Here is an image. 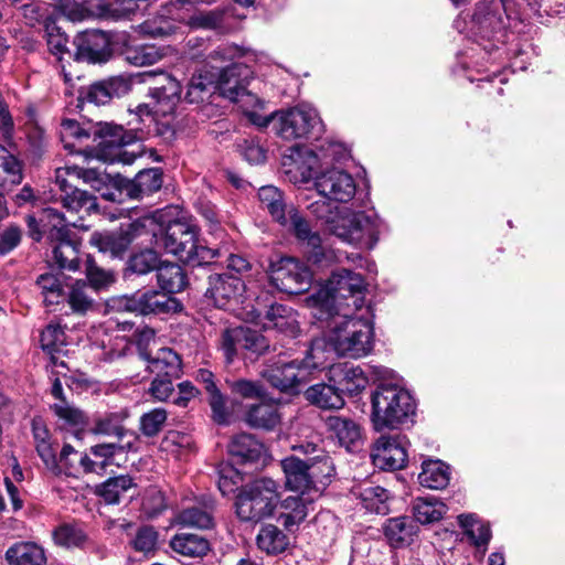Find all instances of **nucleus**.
Returning <instances> with one entry per match:
<instances>
[{
    "label": "nucleus",
    "instance_id": "f257e3e1",
    "mask_svg": "<svg viewBox=\"0 0 565 565\" xmlns=\"http://www.w3.org/2000/svg\"><path fill=\"white\" fill-rule=\"evenodd\" d=\"M241 55L239 50L233 45L217 47L209 55V62L212 71L201 70L193 74L189 82L185 100L190 104H199L207 99L215 90L232 102H242L245 99L255 103L259 100L246 89L248 78L252 74L248 66L241 63H231L223 66V63L232 62Z\"/></svg>",
    "mask_w": 565,
    "mask_h": 565
},
{
    "label": "nucleus",
    "instance_id": "f03ea898",
    "mask_svg": "<svg viewBox=\"0 0 565 565\" xmlns=\"http://www.w3.org/2000/svg\"><path fill=\"white\" fill-rule=\"evenodd\" d=\"M322 329L320 356L323 361V343L339 356L360 359L366 356L374 347V329L370 319L354 315V311H334L330 317L316 319Z\"/></svg>",
    "mask_w": 565,
    "mask_h": 565
},
{
    "label": "nucleus",
    "instance_id": "7ed1b4c3",
    "mask_svg": "<svg viewBox=\"0 0 565 565\" xmlns=\"http://www.w3.org/2000/svg\"><path fill=\"white\" fill-rule=\"evenodd\" d=\"M328 198L321 196L308 205V210L326 224V231L341 241L360 247L373 248L379 239L380 220L374 213L333 212Z\"/></svg>",
    "mask_w": 565,
    "mask_h": 565
},
{
    "label": "nucleus",
    "instance_id": "20e7f679",
    "mask_svg": "<svg viewBox=\"0 0 565 565\" xmlns=\"http://www.w3.org/2000/svg\"><path fill=\"white\" fill-rule=\"evenodd\" d=\"M366 286L361 274L348 269L334 271L327 284L308 298L315 319L334 311H356L364 306Z\"/></svg>",
    "mask_w": 565,
    "mask_h": 565
},
{
    "label": "nucleus",
    "instance_id": "39448f33",
    "mask_svg": "<svg viewBox=\"0 0 565 565\" xmlns=\"http://www.w3.org/2000/svg\"><path fill=\"white\" fill-rule=\"evenodd\" d=\"M154 237L158 247L164 248L167 253L192 267L209 265L218 256L217 249L201 243L199 227L191 220H173L161 231L160 236Z\"/></svg>",
    "mask_w": 565,
    "mask_h": 565
},
{
    "label": "nucleus",
    "instance_id": "423d86ee",
    "mask_svg": "<svg viewBox=\"0 0 565 565\" xmlns=\"http://www.w3.org/2000/svg\"><path fill=\"white\" fill-rule=\"evenodd\" d=\"M416 404L397 384L381 383L372 394L371 419L375 430L398 429L413 422Z\"/></svg>",
    "mask_w": 565,
    "mask_h": 565
},
{
    "label": "nucleus",
    "instance_id": "0eeeda50",
    "mask_svg": "<svg viewBox=\"0 0 565 565\" xmlns=\"http://www.w3.org/2000/svg\"><path fill=\"white\" fill-rule=\"evenodd\" d=\"M279 501V484L263 477L242 486L235 498V512L243 522H259L274 514Z\"/></svg>",
    "mask_w": 565,
    "mask_h": 565
},
{
    "label": "nucleus",
    "instance_id": "6e6552de",
    "mask_svg": "<svg viewBox=\"0 0 565 565\" xmlns=\"http://www.w3.org/2000/svg\"><path fill=\"white\" fill-rule=\"evenodd\" d=\"M320 348V341L313 340L303 360H278L267 364L262 371V375L273 387L281 392H291L309 381L313 371L324 367Z\"/></svg>",
    "mask_w": 565,
    "mask_h": 565
},
{
    "label": "nucleus",
    "instance_id": "1a4fd4ad",
    "mask_svg": "<svg viewBox=\"0 0 565 565\" xmlns=\"http://www.w3.org/2000/svg\"><path fill=\"white\" fill-rule=\"evenodd\" d=\"M274 132L284 140L318 137L322 122L317 110L307 105L276 111Z\"/></svg>",
    "mask_w": 565,
    "mask_h": 565
},
{
    "label": "nucleus",
    "instance_id": "9d476101",
    "mask_svg": "<svg viewBox=\"0 0 565 565\" xmlns=\"http://www.w3.org/2000/svg\"><path fill=\"white\" fill-rule=\"evenodd\" d=\"M157 214L146 215L127 225H121L116 232L97 234L93 237V242L100 252L109 253L114 257H121L138 236L148 232L157 236Z\"/></svg>",
    "mask_w": 565,
    "mask_h": 565
},
{
    "label": "nucleus",
    "instance_id": "9b49d317",
    "mask_svg": "<svg viewBox=\"0 0 565 565\" xmlns=\"http://www.w3.org/2000/svg\"><path fill=\"white\" fill-rule=\"evenodd\" d=\"M269 279L278 290L298 295L307 291L312 281L309 268L292 257H281L269 267Z\"/></svg>",
    "mask_w": 565,
    "mask_h": 565
},
{
    "label": "nucleus",
    "instance_id": "f8f14e48",
    "mask_svg": "<svg viewBox=\"0 0 565 565\" xmlns=\"http://www.w3.org/2000/svg\"><path fill=\"white\" fill-rule=\"evenodd\" d=\"M142 82H152L149 96L156 106L157 114L161 117H172L181 102V85L177 78L166 72H145Z\"/></svg>",
    "mask_w": 565,
    "mask_h": 565
},
{
    "label": "nucleus",
    "instance_id": "ddd939ff",
    "mask_svg": "<svg viewBox=\"0 0 565 565\" xmlns=\"http://www.w3.org/2000/svg\"><path fill=\"white\" fill-rule=\"evenodd\" d=\"M501 0H482L472 15L471 31L482 40L503 42L505 20Z\"/></svg>",
    "mask_w": 565,
    "mask_h": 565
},
{
    "label": "nucleus",
    "instance_id": "4468645a",
    "mask_svg": "<svg viewBox=\"0 0 565 565\" xmlns=\"http://www.w3.org/2000/svg\"><path fill=\"white\" fill-rule=\"evenodd\" d=\"M407 445L405 436H381L372 448L373 465L382 470L404 468L408 458Z\"/></svg>",
    "mask_w": 565,
    "mask_h": 565
},
{
    "label": "nucleus",
    "instance_id": "2eb2a0df",
    "mask_svg": "<svg viewBox=\"0 0 565 565\" xmlns=\"http://www.w3.org/2000/svg\"><path fill=\"white\" fill-rule=\"evenodd\" d=\"M315 186L320 196L344 203L353 199L356 191L353 177L339 169H330L317 175Z\"/></svg>",
    "mask_w": 565,
    "mask_h": 565
},
{
    "label": "nucleus",
    "instance_id": "dca6fc26",
    "mask_svg": "<svg viewBox=\"0 0 565 565\" xmlns=\"http://www.w3.org/2000/svg\"><path fill=\"white\" fill-rule=\"evenodd\" d=\"M75 57L92 63L106 62L111 55L110 38L99 30H87L74 39Z\"/></svg>",
    "mask_w": 565,
    "mask_h": 565
},
{
    "label": "nucleus",
    "instance_id": "f3484780",
    "mask_svg": "<svg viewBox=\"0 0 565 565\" xmlns=\"http://www.w3.org/2000/svg\"><path fill=\"white\" fill-rule=\"evenodd\" d=\"M142 360L147 362L149 373L157 376L180 379L183 373L182 359L171 348H159L156 352L142 351Z\"/></svg>",
    "mask_w": 565,
    "mask_h": 565
},
{
    "label": "nucleus",
    "instance_id": "a211bd4d",
    "mask_svg": "<svg viewBox=\"0 0 565 565\" xmlns=\"http://www.w3.org/2000/svg\"><path fill=\"white\" fill-rule=\"evenodd\" d=\"M162 186V172L159 168L140 171L132 180L121 179L118 190L130 199H142L151 195Z\"/></svg>",
    "mask_w": 565,
    "mask_h": 565
},
{
    "label": "nucleus",
    "instance_id": "6ab92c4d",
    "mask_svg": "<svg viewBox=\"0 0 565 565\" xmlns=\"http://www.w3.org/2000/svg\"><path fill=\"white\" fill-rule=\"evenodd\" d=\"M244 289L243 280L232 274H214L209 277L206 296L213 299L214 305L224 308L232 299L237 298Z\"/></svg>",
    "mask_w": 565,
    "mask_h": 565
},
{
    "label": "nucleus",
    "instance_id": "aec40b11",
    "mask_svg": "<svg viewBox=\"0 0 565 565\" xmlns=\"http://www.w3.org/2000/svg\"><path fill=\"white\" fill-rule=\"evenodd\" d=\"M131 89V79L124 75L109 77L94 83L86 93V99L96 105H105L113 98H119Z\"/></svg>",
    "mask_w": 565,
    "mask_h": 565
},
{
    "label": "nucleus",
    "instance_id": "412c9836",
    "mask_svg": "<svg viewBox=\"0 0 565 565\" xmlns=\"http://www.w3.org/2000/svg\"><path fill=\"white\" fill-rule=\"evenodd\" d=\"M326 425L339 445L348 451L358 449L362 444L361 428L353 419L343 416H329Z\"/></svg>",
    "mask_w": 565,
    "mask_h": 565
},
{
    "label": "nucleus",
    "instance_id": "4be33fe9",
    "mask_svg": "<svg viewBox=\"0 0 565 565\" xmlns=\"http://www.w3.org/2000/svg\"><path fill=\"white\" fill-rule=\"evenodd\" d=\"M213 511L214 500L207 497L196 504L182 509L175 515V523L188 527L211 529L214 525Z\"/></svg>",
    "mask_w": 565,
    "mask_h": 565
},
{
    "label": "nucleus",
    "instance_id": "5701e85b",
    "mask_svg": "<svg viewBox=\"0 0 565 565\" xmlns=\"http://www.w3.org/2000/svg\"><path fill=\"white\" fill-rule=\"evenodd\" d=\"M280 466L285 475V486L288 490L303 493L312 489L307 460L289 456L280 461Z\"/></svg>",
    "mask_w": 565,
    "mask_h": 565
},
{
    "label": "nucleus",
    "instance_id": "b1692460",
    "mask_svg": "<svg viewBox=\"0 0 565 565\" xmlns=\"http://www.w3.org/2000/svg\"><path fill=\"white\" fill-rule=\"evenodd\" d=\"M179 302L175 298L157 290L137 291L138 315H161L177 311Z\"/></svg>",
    "mask_w": 565,
    "mask_h": 565
},
{
    "label": "nucleus",
    "instance_id": "393cba45",
    "mask_svg": "<svg viewBox=\"0 0 565 565\" xmlns=\"http://www.w3.org/2000/svg\"><path fill=\"white\" fill-rule=\"evenodd\" d=\"M264 327L276 329L289 337H296L299 331L297 315L290 307L280 303L269 306L265 311Z\"/></svg>",
    "mask_w": 565,
    "mask_h": 565
},
{
    "label": "nucleus",
    "instance_id": "a878e982",
    "mask_svg": "<svg viewBox=\"0 0 565 565\" xmlns=\"http://www.w3.org/2000/svg\"><path fill=\"white\" fill-rule=\"evenodd\" d=\"M280 419L278 405L269 402L250 405L244 415V420L249 427L265 430L275 429Z\"/></svg>",
    "mask_w": 565,
    "mask_h": 565
},
{
    "label": "nucleus",
    "instance_id": "bb28decb",
    "mask_svg": "<svg viewBox=\"0 0 565 565\" xmlns=\"http://www.w3.org/2000/svg\"><path fill=\"white\" fill-rule=\"evenodd\" d=\"M264 451V445L247 433L235 435L228 444V452L238 463L256 462Z\"/></svg>",
    "mask_w": 565,
    "mask_h": 565
},
{
    "label": "nucleus",
    "instance_id": "cd10ccee",
    "mask_svg": "<svg viewBox=\"0 0 565 565\" xmlns=\"http://www.w3.org/2000/svg\"><path fill=\"white\" fill-rule=\"evenodd\" d=\"M73 180H82L99 190V185L104 182V175L97 169H84L78 166H65L55 170V183L58 189H72Z\"/></svg>",
    "mask_w": 565,
    "mask_h": 565
},
{
    "label": "nucleus",
    "instance_id": "c85d7f7f",
    "mask_svg": "<svg viewBox=\"0 0 565 565\" xmlns=\"http://www.w3.org/2000/svg\"><path fill=\"white\" fill-rule=\"evenodd\" d=\"M287 218L288 223L286 226H288L300 241L307 242L308 246L312 248V255L310 257L313 258L316 263H319L323 255L320 236L311 232L309 223L294 206L288 207Z\"/></svg>",
    "mask_w": 565,
    "mask_h": 565
},
{
    "label": "nucleus",
    "instance_id": "c756f323",
    "mask_svg": "<svg viewBox=\"0 0 565 565\" xmlns=\"http://www.w3.org/2000/svg\"><path fill=\"white\" fill-rule=\"evenodd\" d=\"M417 531L418 525L416 521L409 516L388 519L384 525V534L394 547L411 544Z\"/></svg>",
    "mask_w": 565,
    "mask_h": 565
},
{
    "label": "nucleus",
    "instance_id": "7c9ffc66",
    "mask_svg": "<svg viewBox=\"0 0 565 565\" xmlns=\"http://www.w3.org/2000/svg\"><path fill=\"white\" fill-rule=\"evenodd\" d=\"M32 434L39 457L46 468L55 470L57 467V445L52 441L47 427L42 420L33 419Z\"/></svg>",
    "mask_w": 565,
    "mask_h": 565
},
{
    "label": "nucleus",
    "instance_id": "2f4dec72",
    "mask_svg": "<svg viewBox=\"0 0 565 565\" xmlns=\"http://www.w3.org/2000/svg\"><path fill=\"white\" fill-rule=\"evenodd\" d=\"M9 565H45L46 557L41 546L32 542H18L6 552Z\"/></svg>",
    "mask_w": 565,
    "mask_h": 565
},
{
    "label": "nucleus",
    "instance_id": "473e14b6",
    "mask_svg": "<svg viewBox=\"0 0 565 565\" xmlns=\"http://www.w3.org/2000/svg\"><path fill=\"white\" fill-rule=\"evenodd\" d=\"M305 397L322 409H340L344 406V398L339 388L324 383L308 387Z\"/></svg>",
    "mask_w": 565,
    "mask_h": 565
},
{
    "label": "nucleus",
    "instance_id": "72a5a7b5",
    "mask_svg": "<svg viewBox=\"0 0 565 565\" xmlns=\"http://www.w3.org/2000/svg\"><path fill=\"white\" fill-rule=\"evenodd\" d=\"M127 417L128 413L126 411L107 413L95 420L92 430L95 434L115 436L119 441H122L126 437H130L129 440L134 443L136 440L134 433L129 431L124 426V422Z\"/></svg>",
    "mask_w": 565,
    "mask_h": 565
},
{
    "label": "nucleus",
    "instance_id": "f704fd0d",
    "mask_svg": "<svg viewBox=\"0 0 565 565\" xmlns=\"http://www.w3.org/2000/svg\"><path fill=\"white\" fill-rule=\"evenodd\" d=\"M96 292L85 281L77 280L70 287L65 299L73 313L83 316L94 310Z\"/></svg>",
    "mask_w": 565,
    "mask_h": 565
},
{
    "label": "nucleus",
    "instance_id": "c9c22d12",
    "mask_svg": "<svg viewBox=\"0 0 565 565\" xmlns=\"http://www.w3.org/2000/svg\"><path fill=\"white\" fill-rule=\"evenodd\" d=\"M170 547L186 557H203L211 548L210 542L201 535L178 533L170 540Z\"/></svg>",
    "mask_w": 565,
    "mask_h": 565
},
{
    "label": "nucleus",
    "instance_id": "e433bc0d",
    "mask_svg": "<svg viewBox=\"0 0 565 565\" xmlns=\"http://www.w3.org/2000/svg\"><path fill=\"white\" fill-rule=\"evenodd\" d=\"M309 492H303L299 495H289L281 501L282 509L281 519L286 527L299 524L308 515L309 507L312 504V499L308 497Z\"/></svg>",
    "mask_w": 565,
    "mask_h": 565
},
{
    "label": "nucleus",
    "instance_id": "4c0bfd02",
    "mask_svg": "<svg viewBox=\"0 0 565 565\" xmlns=\"http://www.w3.org/2000/svg\"><path fill=\"white\" fill-rule=\"evenodd\" d=\"M125 60L135 66L151 65L163 57V53L153 44L129 41L122 49Z\"/></svg>",
    "mask_w": 565,
    "mask_h": 565
},
{
    "label": "nucleus",
    "instance_id": "58836bf2",
    "mask_svg": "<svg viewBox=\"0 0 565 565\" xmlns=\"http://www.w3.org/2000/svg\"><path fill=\"white\" fill-rule=\"evenodd\" d=\"M157 280L167 294H177L186 286V277L181 266L173 263H160L157 269Z\"/></svg>",
    "mask_w": 565,
    "mask_h": 565
},
{
    "label": "nucleus",
    "instance_id": "ea45409f",
    "mask_svg": "<svg viewBox=\"0 0 565 565\" xmlns=\"http://www.w3.org/2000/svg\"><path fill=\"white\" fill-rule=\"evenodd\" d=\"M419 483L429 489H444L449 482V467L440 460L423 462Z\"/></svg>",
    "mask_w": 565,
    "mask_h": 565
},
{
    "label": "nucleus",
    "instance_id": "a19ab883",
    "mask_svg": "<svg viewBox=\"0 0 565 565\" xmlns=\"http://www.w3.org/2000/svg\"><path fill=\"white\" fill-rule=\"evenodd\" d=\"M260 204L266 209L273 218L281 225H287V206L282 199V193L273 185L262 186L258 191Z\"/></svg>",
    "mask_w": 565,
    "mask_h": 565
},
{
    "label": "nucleus",
    "instance_id": "79ce46f5",
    "mask_svg": "<svg viewBox=\"0 0 565 565\" xmlns=\"http://www.w3.org/2000/svg\"><path fill=\"white\" fill-rule=\"evenodd\" d=\"M230 11L228 8L196 11L189 17L188 25L192 29L222 30Z\"/></svg>",
    "mask_w": 565,
    "mask_h": 565
},
{
    "label": "nucleus",
    "instance_id": "37998d69",
    "mask_svg": "<svg viewBox=\"0 0 565 565\" xmlns=\"http://www.w3.org/2000/svg\"><path fill=\"white\" fill-rule=\"evenodd\" d=\"M53 242V260L61 269L76 271L78 269V249L70 236L56 238Z\"/></svg>",
    "mask_w": 565,
    "mask_h": 565
},
{
    "label": "nucleus",
    "instance_id": "c03bdc74",
    "mask_svg": "<svg viewBox=\"0 0 565 565\" xmlns=\"http://www.w3.org/2000/svg\"><path fill=\"white\" fill-rule=\"evenodd\" d=\"M131 477L127 475L117 476L107 479L105 482L96 487V494L109 504H116L120 501L124 493L134 487Z\"/></svg>",
    "mask_w": 565,
    "mask_h": 565
},
{
    "label": "nucleus",
    "instance_id": "a18cd8bd",
    "mask_svg": "<svg viewBox=\"0 0 565 565\" xmlns=\"http://www.w3.org/2000/svg\"><path fill=\"white\" fill-rule=\"evenodd\" d=\"M63 193L61 202L64 209L68 212H79L85 210L90 212L97 209L96 198L86 191H82L73 184L72 189H60Z\"/></svg>",
    "mask_w": 565,
    "mask_h": 565
},
{
    "label": "nucleus",
    "instance_id": "49530a36",
    "mask_svg": "<svg viewBox=\"0 0 565 565\" xmlns=\"http://www.w3.org/2000/svg\"><path fill=\"white\" fill-rule=\"evenodd\" d=\"M257 545L268 554H279L288 546L287 535L277 526L267 524L257 535Z\"/></svg>",
    "mask_w": 565,
    "mask_h": 565
},
{
    "label": "nucleus",
    "instance_id": "de8ad7c7",
    "mask_svg": "<svg viewBox=\"0 0 565 565\" xmlns=\"http://www.w3.org/2000/svg\"><path fill=\"white\" fill-rule=\"evenodd\" d=\"M445 503L436 499L417 498L413 504L416 523L428 524L439 521L446 513Z\"/></svg>",
    "mask_w": 565,
    "mask_h": 565
},
{
    "label": "nucleus",
    "instance_id": "09e8293b",
    "mask_svg": "<svg viewBox=\"0 0 565 565\" xmlns=\"http://www.w3.org/2000/svg\"><path fill=\"white\" fill-rule=\"evenodd\" d=\"M40 221L44 233L50 241L70 236L64 215L53 207H45L42 210Z\"/></svg>",
    "mask_w": 565,
    "mask_h": 565
},
{
    "label": "nucleus",
    "instance_id": "8fccbe9b",
    "mask_svg": "<svg viewBox=\"0 0 565 565\" xmlns=\"http://www.w3.org/2000/svg\"><path fill=\"white\" fill-rule=\"evenodd\" d=\"M243 340L244 327H236L223 331L221 337V350L227 363H231L237 356L245 358Z\"/></svg>",
    "mask_w": 565,
    "mask_h": 565
},
{
    "label": "nucleus",
    "instance_id": "3c124183",
    "mask_svg": "<svg viewBox=\"0 0 565 565\" xmlns=\"http://www.w3.org/2000/svg\"><path fill=\"white\" fill-rule=\"evenodd\" d=\"M458 522L477 547H486L490 541L489 525L479 522L472 514L458 515Z\"/></svg>",
    "mask_w": 565,
    "mask_h": 565
},
{
    "label": "nucleus",
    "instance_id": "603ef678",
    "mask_svg": "<svg viewBox=\"0 0 565 565\" xmlns=\"http://www.w3.org/2000/svg\"><path fill=\"white\" fill-rule=\"evenodd\" d=\"M42 349L52 355V361L57 364L55 353L62 352L66 344V335L64 329L58 323H49L41 333Z\"/></svg>",
    "mask_w": 565,
    "mask_h": 565
},
{
    "label": "nucleus",
    "instance_id": "864d4df0",
    "mask_svg": "<svg viewBox=\"0 0 565 565\" xmlns=\"http://www.w3.org/2000/svg\"><path fill=\"white\" fill-rule=\"evenodd\" d=\"M61 274L45 273L38 277L36 284L41 288L46 306L58 303L64 299Z\"/></svg>",
    "mask_w": 565,
    "mask_h": 565
},
{
    "label": "nucleus",
    "instance_id": "5fc2aeb1",
    "mask_svg": "<svg viewBox=\"0 0 565 565\" xmlns=\"http://www.w3.org/2000/svg\"><path fill=\"white\" fill-rule=\"evenodd\" d=\"M306 460L312 488L317 482L324 483L334 472L332 459L327 451H319L318 457H309Z\"/></svg>",
    "mask_w": 565,
    "mask_h": 565
},
{
    "label": "nucleus",
    "instance_id": "6e6d98bb",
    "mask_svg": "<svg viewBox=\"0 0 565 565\" xmlns=\"http://www.w3.org/2000/svg\"><path fill=\"white\" fill-rule=\"evenodd\" d=\"M338 384L341 394L347 392L350 395H356L366 387L367 377L360 366H345Z\"/></svg>",
    "mask_w": 565,
    "mask_h": 565
},
{
    "label": "nucleus",
    "instance_id": "4d7b16f0",
    "mask_svg": "<svg viewBox=\"0 0 565 565\" xmlns=\"http://www.w3.org/2000/svg\"><path fill=\"white\" fill-rule=\"evenodd\" d=\"M160 257L153 249L147 248L134 254L128 260V270L137 275H146L157 270L160 265Z\"/></svg>",
    "mask_w": 565,
    "mask_h": 565
},
{
    "label": "nucleus",
    "instance_id": "13d9d810",
    "mask_svg": "<svg viewBox=\"0 0 565 565\" xmlns=\"http://www.w3.org/2000/svg\"><path fill=\"white\" fill-rule=\"evenodd\" d=\"M51 408L58 419L71 427H82L86 424L85 413L67 401L56 402Z\"/></svg>",
    "mask_w": 565,
    "mask_h": 565
},
{
    "label": "nucleus",
    "instance_id": "bf43d9fd",
    "mask_svg": "<svg viewBox=\"0 0 565 565\" xmlns=\"http://www.w3.org/2000/svg\"><path fill=\"white\" fill-rule=\"evenodd\" d=\"M167 418L168 415L164 408H153L141 415L139 428L146 437H154L162 430Z\"/></svg>",
    "mask_w": 565,
    "mask_h": 565
},
{
    "label": "nucleus",
    "instance_id": "052dcab7",
    "mask_svg": "<svg viewBox=\"0 0 565 565\" xmlns=\"http://www.w3.org/2000/svg\"><path fill=\"white\" fill-rule=\"evenodd\" d=\"M132 440H127L126 443H109V444H99L95 445L90 448V452L96 457L100 458L98 462L99 469H104L106 466L113 462V457L118 452H124L126 450H130L132 448Z\"/></svg>",
    "mask_w": 565,
    "mask_h": 565
},
{
    "label": "nucleus",
    "instance_id": "680f3d73",
    "mask_svg": "<svg viewBox=\"0 0 565 565\" xmlns=\"http://www.w3.org/2000/svg\"><path fill=\"white\" fill-rule=\"evenodd\" d=\"M360 495L367 510L376 513H382L386 510L385 502L388 499L386 489L380 486H370L364 488Z\"/></svg>",
    "mask_w": 565,
    "mask_h": 565
},
{
    "label": "nucleus",
    "instance_id": "e2e57ef3",
    "mask_svg": "<svg viewBox=\"0 0 565 565\" xmlns=\"http://www.w3.org/2000/svg\"><path fill=\"white\" fill-rule=\"evenodd\" d=\"M245 358L264 354L269 349V342L265 335L256 330L244 327Z\"/></svg>",
    "mask_w": 565,
    "mask_h": 565
},
{
    "label": "nucleus",
    "instance_id": "0e129e2a",
    "mask_svg": "<svg viewBox=\"0 0 565 565\" xmlns=\"http://www.w3.org/2000/svg\"><path fill=\"white\" fill-rule=\"evenodd\" d=\"M122 131V127L106 124L105 126H102L97 131H95V134L98 135L100 138V141L98 143L100 147L116 148V156L119 157L122 154L121 146L125 145Z\"/></svg>",
    "mask_w": 565,
    "mask_h": 565
},
{
    "label": "nucleus",
    "instance_id": "69168bd1",
    "mask_svg": "<svg viewBox=\"0 0 565 565\" xmlns=\"http://www.w3.org/2000/svg\"><path fill=\"white\" fill-rule=\"evenodd\" d=\"M85 273L87 279L89 280L90 287L96 291L114 281L111 273L98 267L90 256H87L86 258Z\"/></svg>",
    "mask_w": 565,
    "mask_h": 565
},
{
    "label": "nucleus",
    "instance_id": "338daca9",
    "mask_svg": "<svg viewBox=\"0 0 565 565\" xmlns=\"http://www.w3.org/2000/svg\"><path fill=\"white\" fill-rule=\"evenodd\" d=\"M78 457L79 451L75 450L71 445H64L57 457V467L55 469L63 471L67 476L77 477Z\"/></svg>",
    "mask_w": 565,
    "mask_h": 565
},
{
    "label": "nucleus",
    "instance_id": "774afa93",
    "mask_svg": "<svg viewBox=\"0 0 565 565\" xmlns=\"http://www.w3.org/2000/svg\"><path fill=\"white\" fill-rule=\"evenodd\" d=\"M158 543V533L151 526H142L140 527L131 544L134 548L138 552L148 554L153 552L157 547Z\"/></svg>",
    "mask_w": 565,
    "mask_h": 565
}]
</instances>
